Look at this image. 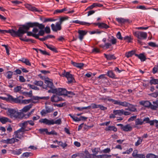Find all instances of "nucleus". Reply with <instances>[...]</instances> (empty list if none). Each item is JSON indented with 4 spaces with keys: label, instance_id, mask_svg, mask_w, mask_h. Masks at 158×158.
<instances>
[{
    "label": "nucleus",
    "instance_id": "nucleus-29",
    "mask_svg": "<svg viewBox=\"0 0 158 158\" xmlns=\"http://www.w3.org/2000/svg\"><path fill=\"white\" fill-rule=\"evenodd\" d=\"M23 134L24 133H19L16 131L14 132V135H15V137L20 139H21L23 137Z\"/></svg>",
    "mask_w": 158,
    "mask_h": 158
},
{
    "label": "nucleus",
    "instance_id": "nucleus-36",
    "mask_svg": "<svg viewBox=\"0 0 158 158\" xmlns=\"http://www.w3.org/2000/svg\"><path fill=\"white\" fill-rule=\"evenodd\" d=\"M24 98L23 97V96H19V100L20 101V102H18V103H20L21 104H27V100H22V99H23Z\"/></svg>",
    "mask_w": 158,
    "mask_h": 158
},
{
    "label": "nucleus",
    "instance_id": "nucleus-59",
    "mask_svg": "<svg viewBox=\"0 0 158 158\" xmlns=\"http://www.w3.org/2000/svg\"><path fill=\"white\" fill-rule=\"evenodd\" d=\"M28 124V122L27 121H24L23 123L20 124V126L22 127H26V126Z\"/></svg>",
    "mask_w": 158,
    "mask_h": 158
},
{
    "label": "nucleus",
    "instance_id": "nucleus-48",
    "mask_svg": "<svg viewBox=\"0 0 158 158\" xmlns=\"http://www.w3.org/2000/svg\"><path fill=\"white\" fill-rule=\"evenodd\" d=\"M11 32V29H9L8 30H1L0 29V33L2 34H5V33H9Z\"/></svg>",
    "mask_w": 158,
    "mask_h": 158
},
{
    "label": "nucleus",
    "instance_id": "nucleus-16",
    "mask_svg": "<svg viewBox=\"0 0 158 158\" xmlns=\"http://www.w3.org/2000/svg\"><path fill=\"white\" fill-rule=\"evenodd\" d=\"M135 56L138 57L141 61H144L146 59V56L142 53H140L139 55L135 54Z\"/></svg>",
    "mask_w": 158,
    "mask_h": 158
},
{
    "label": "nucleus",
    "instance_id": "nucleus-9",
    "mask_svg": "<svg viewBox=\"0 0 158 158\" xmlns=\"http://www.w3.org/2000/svg\"><path fill=\"white\" fill-rule=\"evenodd\" d=\"M62 98L57 95H53L51 98V100L52 102H57L61 101Z\"/></svg>",
    "mask_w": 158,
    "mask_h": 158
},
{
    "label": "nucleus",
    "instance_id": "nucleus-39",
    "mask_svg": "<svg viewBox=\"0 0 158 158\" xmlns=\"http://www.w3.org/2000/svg\"><path fill=\"white\" fill-rule=\"evenodd\" d=\"M45 109L46 111V112L48 113H50L51 112H52L54 111V109L53 107H49V106H46Z\"/></svg>",
    "mask_w": 158,
    "mask_h": 158
},
{
    "label": "nucleus",
    "instance_id": "nucleus-2",
    "mask_svg": "<svg viewBox=\"0 0 158 158\" xmlns=\"http://www.w3.org/2000/svg\"><path fill=\"white\" fill-rule=\"evenodd\" d=\"M7 113L12 118L22 119L25 116V114L23 113L19 112L18 110L12 108H8Z\"/></svg>",
    "mask_w": 158,
    "mask_h": 158
},
{
    "label": "nucleus",
    "instance_id": "nucleus-10",
    "mask_svg": "<svg viewBox=\"0 0 158 158\" xmlns=\"http://www.w3.org/2000/svg\"><path fill=\"white\" fill-rule=\"evenodd\" d=\"M79 34V38L80 40L82 41L83 37L87 34V32L85 31L79 30L78 32Z\"/></svg>",
    "mask_w": 158,
    "mask_h": 158
},
{
    "label": "nucleus",
    "instance_id": "nucleus-19",
    "mask_svg": "<svg viewBox=\"0 0 158 158\" xmlns=\"http://www.w3.org/2000/svg\"><path fill=\"white\" fill-rule=\"evenodd\" d=\"M110 26L105 23H100V24H99L98 28L100 29H107Z\"/></svg>",
    "mask_w": 158,
    "mask_h": 158
},
{
    "label": "nucleus",
    "instance_id": "nucleus-54",
    "mask_svg": "<svg viewBox=\"0 0 158 158\" xmlns=\"http://www.w3.org/2000/svg\"><path fill=\"white\" fill-rule=\"evenodd\" d=\"M123 39L124 40H127L129 43L131 42V40H132L131 37L128 36H125Z\"/></svg>",
    "mask_w": 158,
    "mask_h": 158
},
{
    "label": "nucleus",
    "instance_id": "nucleus-64",
    "mask_svg": "<svg viewBox=\"0 0 158 158\" xmlns=\"http://www.w3.org/2000/svg\"><path fill=\"white\" fill-rule=\"evenodd\" d=\"M145 156L144 154H138L136 158H145Z\"/></svg>",
    "mask_w": 158,
    "mask_h": 158
},
{
    "label": "nucleus",
    "instance_id": "nucleus-22",
    "mask_svg": "<svg viewBox=\"0 0 158 158\" xmlns=\"http://www.w3.org/2000/svg\"><path fill=\"white\" fill-rule=\"evenodd\" d=\"M0 122L2 124H5L10 122V120L8 118L2 116L0 117Z\"/></svg>",
    "mask_w": 158,
    "mask_h": 158
},
{
    "label": "nucleus",
    "instance_id": "nucleus-37",
    "mask_svg": "<svg viewBox=\"0 0 158 158\" xmlns=\"http://www.w3.org/2000/svg\"><path fill=\"white\" fill-rule=\"evenodd\" d=\"M20 39L22 41L26 42H28L29 41H30L31 43H35V40H32L31 39H26L25 38H20Z\"/></svg>",
    "mask_w": 158,
    "mask_h": 158
},
{
    "label": "nucleus",
    "instance_id": "nucleus-40",
    "mask_svg": "<svg viewBox=\"0 0 158 158\" xmlns=\"http://www.w3.org/2000/svg\"><path fill=\"white\" fill-rule=\"evenodd\" d=\"M147 158H158V156L152 153H149L146 155Z\"/></svg>",
    "mask_w": 158,
    "mask_h": 158
},
{
    "label": "nucleus",
    "instance_id": "nucleus-62",
    "mask_svg": "<svg viewBox=\"0 0 158 158\" xmlns=\"http://www.w3.org/2000/svg\"><path fill=\"white\" fill-rule=\"evenodd\" d=\"M118 39L121 40H122L123 39V38L121 36V33L120 31H118V32L117 35H116Z\"/></svg>",
    "mask_w": 158,
    "mask_h": 158
},
{
    "label": "nucleus",
    "instance_id": "nucleus-27",
    "mask_svg": "<svg viewBox=\"0 0 158 158\" xmlns=\"http://www.w3.org/2000/svg\"><path fill=\"white\" fill-rule=\"evenodd\" d=\"M116 20L120 23H124L127 22L128 21V19H125L123 18H116Z\"/></svg>",
    "mask_w": 158,
    "mask_h": 158
},
{
    "label": "nucleus",
    "instance_id": "nucleus-44",
    "mask_svg": "<svg viewBox=\"0 0 158 158\" xmlns=\"http://www.w3.org/2000/svg\"><path fill=\"white\" fill-rule=\"evenodd\" d=\"M22 88V86H17L14 88V92L17 93L20 91Z\"/></svg>",
    "mask_w": 158,
    "mask_h": 158
},
{
    "label": "nucleus",
    "instance_id": "nucleus-47",
    "mask_svg": "<svg viewBox=\"0 0 158 158\" xmlns=\"http://www.w3.org/2000/svg\"><path fill=\"white\" fill-rule=\"evenodd\" d=\"M28 86L30 88H31L32 89L34 90H39V88L37 87V86H36L34 85H31L30 84H27Z\"/></svg>",
    "mask_w": 158,
    "mask_h": 158
},
{
    "label": "nucleus",
    "instance_id": "nucleus-13",
    "mask_svg": "<svg viewBox=\"0 0 158 158\" xmlns=\"http://www.w3.org/2000/svg\"><path fill=\"white\" fill-rule=\"evenodd\" d=\"M136 105H134L129 103V104L128 105V110L131 112H135L137 111V109L135 107Z\"/></svg>",
    "mask_w": 158,
    "mask_h": 158
},
{
    "label": "nucleus",
    "instance_id": "nucleus-21",
    "mask_svg": "<svg viewBox=\"0 0 158 158\" xmlns=\"http://www.w3.org/2000/svg\"><path fill=\"white\" fill-rule=\"evenodd\" d=\"M45 83L47 85V86L50 89L54 88L55 86L53 85L52 82L48 80H46L45 82Z\"/></svg>",
    "mask_w": 158,
    "mask_h": 158
},
{
    "label": "nucleus",
    "instance_id": "nucleus-20",
    "mask_svg": "<svg viewBox=\"0 0 158 158\" xmlns=\"http://www.w3.org/2000/svg\"><path fill=\"white\" fill-rule=\"evenodd\" d=\"M87 118V117H85L84 116H81L80 117V118H78V117L75 116H74L73 118V120L75 121H79L81 120H86Z\"/></svg>",
    "mask_w": 158,
    "mask_h": 158
},
{
    "label": "nucleus",
    "instance_id": "nucleus-14",
    "mask_svg": "<svg viewBox=\"0 0 158 158\" xmlns=\"http://www.w3.org/2000/svg\"><path fill=\"white\" fill-rule=\"evenodd\" d=\"M140 104L144 107H150L151 108V103L149 101H143L140 102Z\"/></svg>",
    "mask_w": 158,
    "mask_h": 158
},
{
    "label": "nucleus",
    "instance_id": "nucleus-49",
    "mask_svg": "<svg viewBox=\"0 0 158 158\" xmlns=\"http://www.w3.org/2000/svg\"><path fill=\"white\" fill-rule=\"evenodd\" d=\"M148 45L152 47H158V45H156L155 43L153 42H150L148 43Z\"/></svg>",
    "mask_w": 158,
    "mask_h": 158
},
{
    "label": "nucleus",
    "instance_id": "nucleus-12",
    "mask_svg": "<svg viewBox=\"0 0 158 158\" xmlns=\"http://www.w3.org/2000/svg\"><path fill=\"white\" fill-rule=\"evenodd\" d=\"M104 55V57L108 60H114L116 58L114 54H106L105 53Z\"/></svg>",
    "mask_w": 158,
    "mask_h": 158
},
{
    "label": "nucleus",
    "instance_id": "nucleus-23",
    "mask_svg": "<svg viewBox=\"0 0 158 158\" xmlns=\"http://www.w3.org/2000/svg\"><path fill=\"white\" fill-rule=\"evenodd\" d=\"M123 109L114 110L113 114L115 115L121 116L123 114Z\"/></svg>",
    "mask_w": 158,
    "mask_h": 158
},
{
    "label": "nucleus",
    "instance_id": "nucleus-11",
    "mask_svg": "<svg viewBox=\"0 0 158 158\" xmlns=\"http://www.w3.org/2000/svg\"><path fill=\"white\" fill-rule=\"evenodd\" d=\"M39 122L48 125H52V120H49L46 118L42 119L39 120Z\"/></svg>",
    "mask_w": 158,
    "mask_h": 158
},
{
    "label": "nucleus",
    "instance_id": "nucleus-52",
    "mask_svg": "<svg viewBox=\"0 0 158 158\" xmlns=\"http://www.w3.org/2000/svg\"><path fill=\"white\" fill-rule=\"evenodd\" d=\"M138 151L136 149L134 151L133 153H132V156L133 157L136 158V157L138 155Z\"/></svg>",
    "mask_w": 158,
    "mask_h": 158
},
{
    "label": "nucleus",
    "instance_id": "nucleus-42",
    "mask_svg": "<svg viewBox=\"0 0 158 158\" xmlns=\"http://www.w3.org/2000/svg\"><path fill=\"white\" fill-rule=\"evenodd\" d=\"M138 139L137 141L135 143V145L136 146H138L143 141V139L141 138V137H138Z\"/></svg>",
    "mask_w": 158,
    "mask_h": 158
},
{
    "label": "nucleus",
    "instance_id": "nucleus-50",
    "mask_svg": "<svg viewBox=\"0 0 158 158\" xmlns=\"http://www.w3.org/2000/svg\"><path fill=\"white\" fill-rule=\"evenodd\" d=\"M22 72L20 70L18 69L13 71V74L16 75L17 74H21Z\"/></svg>",
    "mask_w": 158,
    "mask_h": 158
},
{
    "label": "nucleus",
    "instance_id": "nucleus-41",
    "mask_svg": "<svg viewBox=\"0 0 158 158\" xmlns=\"http://www.w3.org/2000/svg\"><path fill=\"white\" fill-rule=\"evenodd\" d=\"M7 76L6 77L8 79H10L12 78V76L13 74V72L11 71H8L7 73Z\"/></svg>",
    "mask_w": 158,
    "mask_h": 158
},
{
    "label": "nucleus",
    "instance_id": "nucleus-18",
    "mask_svg": "<svg viewBox=\"0 0 158 158\" xmlns=\"http://www.w3.org/2000/svg\"><path fill=\"white\" fill-rule=\"evenodd\" d=\"M72 23L80 24L82 25H86L87 26H89L90 23L83 21H80L78 20H73L72 22Z\"/></svg>",
    "mask_w": 158,
    "mask_h": 158
},
{
    "label": "nucleus",
    "instance_id": "nucleus-33",
    "mask_svg": "<svg viewBox=\"0 0 158 158\" xmlns=\"http://www.w3.org/2000/svg\"><path fill=\"white\" fill-rule=\"evenodd\" d=\"M107 74V76L110 78H115V74L114 73L113 71H108Z\"/></svg>",
    "mask_w": 158,
    "mask_h": 158
},
{
    "label": "nucleus",
    "instance_id": "nucleus-63",
    "mask_svg": "<svg viewBox=\"0 0 158 158\" xmlns=\"http://www.w3.org/2000/svg\"><path fill=\"white\" fill-rule=\"evenodd\" d=\"M111 45V44L110 43H106L105 44L104 46H102V48H103L105 47L106 49H108Z\"/></svg>",
    "mask_w": 158,
    "mask_h": 158
},
{
    "label": "nucleus",
    "instance_id": "nucleus-55",
    "mask_svg": "<svg viewBox=\"0 0 158 158\" xmlns=\"http://www.w3.org/2000/svg\"><path fill=\"white\" fill-rule=\"evenodd\" d=\"M55 21V19H53L51 18H45L44 21V22H52Z\"/></svg>",
    "mask_w": 158,
    "mask_h": 158
},
{
    "label": "nucleus",
    "instance_id": "nucleus-46",
    "mask_svg": "<svg viewBox=\"0 0 158 158\" xmlns=\"http://www.w3.org/2000/svg\"><path fill=\"white\" fill-rule=\"evenodd\" d=\"M8 83V86L10 88H12L14 87V83L13 80H10L9 81Z\"/></svg>",
    "mask_w": 158,
    "mask_h": 158
},
{
    "label": "nucleus",
    "instance_id": "nucleus-3",
    "mask_svg": "<svg viewBox=\"0 0 158 158\" xmlns=\"http://www.w3.org/2000/svg\"><path fill=\"white\" fill-rule=\"evenodd\" d=\"M109 96H103L100 98V100H104V101H109L113 103L115 105H118L123 106L127 107L128 106L129 103L126 101L121 102L119 100H115L113 99L110 98Z\"/></svg>",
    "mask_w": 158,
    "mask_h": 158
},
{
    "label": "nucleus",
    "instance_id": "nucleus-58",
    "mask_svg": "<svg viewBox=\"0 0 158 158\" xmlns=\"http://www.w3.org/2000/svg\"><path fill=\"white\" fill-rule=\"evenodd\" d=\"M7 144H12L14 143V138L11 139H7Z\"/></svg>",
    "mask_w": 158,
    "mask_h": 158
},
{
    "label": "nucleus",
    "instance_id": "nucleus-60",
    "mask_svg": "<svg viewBox=\"0 0 158 158\" xmlns=\"http://www.w3.org/2000/svg\"><path fill=\"white\" fill-rule=\"evenodd\" d=\"M51 89L50 90H49L48 91V92L49 93H52L53 94H56V88L54 89V88H52V89Z\"/></svg>",
    "mask_w": 158,
    "mask_h": 158
},
{
    "label": "nucleus",
    "instance_id": "nucleus-25",
    "mask_svg": "<svg viewBox=\"0 0 158 158\" xmlns=\"http://www.w3.org/2000/svg\"><path fill=\"white\" fill-rule=\"evenodd\" d=\"M19 60L25 63L27 65L31 66V63H30L29 60L27 59L22 58L20 60Z\"/></svg>",
    "mask_w": 158,
    "mask_h": 158
},
{
    "label": "nucleus",
    "instance_id": "nucleus-8",
    "mask_svg": "<svg viewBox=\"0 0 158 158\" xmlns=\"http://www.w3.org/2000/svg\"><path fill=\"white\" fill-rule=\"evenodd\" d=\"M51 27L52 30L55 32H57L58 31L60 30L61 29V27L58 23L57 22L55 25L52 24L51 25Z\"/></svg>",
    "mask_w": 158,
    "mask_h": 158
},
{
    "label": "nucleus",
    "instance_id": "nucleus-61",
    "mask_svg": "<svg viewBox=\"0 0 158 158\" xmlns=\"http://www.w3.org/2000/svg\"><path fill=\"white\" fill-rule=\"evenodd\" d=\"M92 52H93L95 53H99L100 52V51L99 49L97 48H95L93 49Z\"/></svg>",
    "mask_w": 158,
    "mask_h": 158
},
{
    "label": "nucleus",
    "instance_id": "nucleus-31",
    "mask_svg": "<svg viewBox=\"0 0 158 158\" xmlns=\"http://www.w3.org/2000/svg\"><path fill=\"white\" fill-rule=\"evenodd\" d=\"M26 7L29 10L32 11H38V10L35 7H32L31 5L28 4L26 6Z\"/></svg>",
    "mask_w": 158,
    "mask_h": 158
},
{
    "label": "nucleus",
    "instance_id": "nucleus-1",
    "mask_svg": "<svg viewBox=\"0 0 158 158\" xmlns=\"http://www.w3.org/2000/svg\"><path fill=\"white\" fill-rule=\"evenodd\" d=\"M34 27H38L40 29H42L44 28L45 26L42 24L39 23L37 22H28L25 25H22V27H19L17 31L11 29L10 34L13 37L18 36L22 38L23 35L27 33L28 36H33L34 34L31 31H28L29 30L30 28Z\"/></svg>",
    "mask_w": 158,
    "mask_h": 158
},
{
    "label": "nucleus",
    "instance_id": "nucleus-7",
    "mask_svg": "<svg viewBox=\"0 0 158 158\" xmlns=\"http://www.w3.org/2000/svg\"><path fill=\"white\" fill-rule=\"evenodd\" d=\"M56 94L59 95H64L66 94L67 90L64 88H56Z\"/></svg>",
    "mask_w": 158,
    "mask_h": 158
},
{
    "label": "nucleus",
    "instance_id": "nucleus-53",
    "mask_svg": "<svg viewBox=\"0 0 158 158\" xmlns=\"http://www.w3.org/2000/svg\"><path fill=\"white\" fill-rule=\"evenodd\" d=\"M47 135H57V133L54 130H52L51 132H49L48 131Z\"/></svg>",
    "mask_w": 158,
    "mask_h": 158
},
{
    "label": "nucleus",
    "instance_id": "nucleus-51",
    "mask_svg": "<svg viewBox=\"0 0 158 158\" xmlns=\"http://www.w3.org/2000/svg\"><path fill=\"white\" fill-rule=\"evenodd\" d=\"M39 131L41 134H42L43 132H45L46 134H47L48 130L47 128L40 129Z\"/></svg>",
    "mask_w": 158,
    "mask_h": 158
},
{
    "label": "nucleus",
    "instance_id": "nucleus-34",
    "mask_svg": "<svg viewBox=\"0 0 158 158\" xmlns=\"http://www.w3.org/2000/svg\"><path fill=\"white\" fill-rule=\"evenodd\" d=\"M68 18L69 17L67 16L62 17L60 18L59 21L57 23L60 24V25H61L64 21L68 20Z\"/></svg>",
    "mask_w": 158,
    "mask_h": 158
},
{
    "label": "nucleus",
    "instance_id": "nucleus-15",
    "mask_svg": "<svg viewBox=\"0 0 158 158\" xmlns=\"http://www.w3.org/2000/svg\"><path fill=\"white\" fill-rule=\"evenodd\" d=\"M132 129V127L129 124H127L124 126L122 130L124 131H131Z\"/></svg>",
    "mask_w": 158,
    "mask_h": 158
},
{
    "label": "nucleus",
    "instance_id": "nucleus-43",
    "mask_svg": "<svg viewBox=\"0 0 158 158\" xmlns=\"http://www.w3.org/2000/svg\"><path fill=\"white\" fill-rule=\"evenodd\" d=\"M22 94L25 96L28 95L29 97H31L32 96V91L30 90L29 92H23L22 93Z\"/></svg>",
    "mask_w": 158,
    "mask_h": 158
},
{
    "label": "nucleus",
    "instance_id": "nucleus-45",
    "mask_svg": "<svg viewBox=\"0 0 158 158\" xmlns=\"http://www.w3.org/2000/svg\"><path fill=\"white\" fill-rule=\"evenodd\" d=\"M58 144L60 146H61L63 148H64L68 145L66 143H63L61 141H60L58 142Z\"/></svg>",
    "mask_w": 158,
    "mask_h": 158
},
{
    "label": "nucleus",
    "instance_id": "nucleus-30",
    "mask_svg": "<svg viewBox=\"0 0 158 158\" xmlns=\"http://www.w3.org/2000/svg\"><path fill=\"white\" fill-rule=\"evenodd\" d=\"M61 123V119L60 118H59L55 121H54L53 119L52 120V125H53L55 124L58 125H60Z\"/></svg>",
    "mask_w": 158,
    "mask_h": 158
},
{
    "label": "nucleus",
    "instance_id": "nucleus-4",
    "mask_svg": "<svg viewBox=\"0 0 158 158\" xmlns=\"http://www.w3.org/2000/svg\"><path fill=\"white\" fill-rule=\"evenodd\" d=\"M60 76L66 77L68 80V84H71L75 82V79L73 77V75L70 74L69 72H66L65 70H64L62 72Z\"/></svg>",
    "mask_w": 158,
    "mask_h": 158
},
{
    "label": "nucleus",
    "instance_id": "nucleus-56",
    "mask_svg": "<svg viewBox=\"0 0 158 158\" xmlns=\"http://www.w3.org/2000/svg\"><path fill=\"white\" fill-rule=\"evenodd\" d=\"M66 105V103L65 102L59 104H54V106H56L57 107H63L64 106H65Z\"/></svg>",
    "mask_w": 158,
    "mask_h": 158
},
{
    "label": "nucleus",
    "instance_id": "nucleus-32",
    "mask_svg": "<svg viewBox=\"0 0 158 158\" xmlns=\"http://www.w3.org/2000/svg\"><path fill=\"white\" fill-rule=\"evenodd\" d=\"M135 51H134L132 50L127 52L126 53L125 56L127 58H129L130 57H131L135 54Z\"/></svg>",
    "mask_w": 158,
    "mask_h": 158
},
{
    "label": "nucleus",
    "instance_id": "nucleus-24",
    "mask_svg": "<svg viewBox=\"0 0 158 158\" xmlns=\"http://www.w3.org/2000/svg\"><path fill=\"white\" fill-rule=\"evenodd\" d=\"M45 45L48 48L50 49L51 51L55 52L56 53H57L58 52V51L56 50V48L53 46L52 45H49L47 44H45Z\"/></svg>",
    "mask_w": 158,
    "mask_h": 158
},
{
    "label": "nucleus",
    "instance_id": "nucleus-5",
    "mask_svg": "<svg viewBox=\"0 0 158 158\" xmlns=\"http://www.w3.org/2000/svg\"><path fill=\"white\" fill-rule=\"evenodd\" d=\"M133 34L139 39H146L147 37V33L143 31H136Z\"/></svg>",
    "mask_w": 158,
    "mask_h": 158
},
{
    "label": "nucleus",
    "instance_id": "nucleus-35",
    "mask_svg": "<svg viewBox=\"0 0 158 158\" xmlns=\"http://www.w3.org/2000/svg\"><path fill=\"white\" fill-rule=\"evenodd\" d=\"M143 124V121L142 119L139 118H137L135 120V125H142Z\"/></svg>",
    "mask_w": 158,
    "mask_h": 158
},
{
    "label": "nucleus",
    "instance_id": "nucleus-28",
    "mask_svg": "<svg viewBox=\"0 0 158 158\" xmlns=\"http://www.w3.org/2000/svg\"><path fill=\"white\" fill-rule=\"evenodd\" d=\"M32 104H29L28 105H27L24 107L22 109V111L23 112H26L30 110V109L32 107Z\"/></svg>",
    "mask_w": 158,
    "mask_h": 158
},
{
    "label": "nucleus",
    "instance_id": "nucleus-17",
    "mask_svg": "<svg viewBox=\"0 0 158 158\" xmlns=\"http://www.w3.org/2000/svg\"><path fill=\"white\" fill-rule=\"evenodd\" d=\"M153 104L151 106V108L153 110H156L158 108V100L154 101L153 102Z\"/></svg>",
    "mask_w": 158,
    "mask_h": 158
},
{
    "label": "nucleus",
    "instance_id": "nucleus-26",
    "mask_svg": "<svg viewBox=\"0 0 158 158\" xmlns=\"http://www.w3.org/2000/svg\"><path fill=\"white\" fill-rule=\"evenodd\" d=\"M151 78L149 83L151 85L158 84V79H154L152 77H151Z\"/></svg>",
    "mask_w": 158,
    "mask_h": 158
},
{
    "label": "nucleus",
    "instance_id": "nucleus-38",
    "mask_svg": "<svg viewBox=\"0 0 158 158\" xmlns=\"http://www.w3.org/2000/svg\"><path fill=\"white\" fill-rule=\"evenodd\" d=\"M35 85L39 86H42L43 85V82L41 81H35L33 83Z\"/></svg>",
    "mask_w": 158,
    "mask_h": 158
},
{
    "label": "nucleus",
    "instance_id": "nucleus-57",
    "mask_svg": "<svg viewBox=\"0 0 158 158\" xmlns=\"http://www.w3.org/2000/svg\"><path fill=\"white\" fill-rule=\"evenodd\" d=\"M154 123H158V121L156 120H153L150 121L149 123L150 124V125L152 126L154 124Z\"/></svg>",
    "mask_w": 158,
    "mask_h": 158
},
{
    "label": "nucleus",
    "instance_id": "nucleus-6",
    "mask_svg": "<svg viewBox=\"0 0 158 158\" xmlns=\"http://www.w3.org/2000/svg\"><path fill=\"white\" fill-rule=\"evenodd\" d=\"M7 97V102L12 103L14 102L15 103H18V102H20V101L19 99V97L17 98H14L12 95H8Z\"/></svg>",
    "mask_w": 158,
    "mask_h": 158
}]
</instances>
